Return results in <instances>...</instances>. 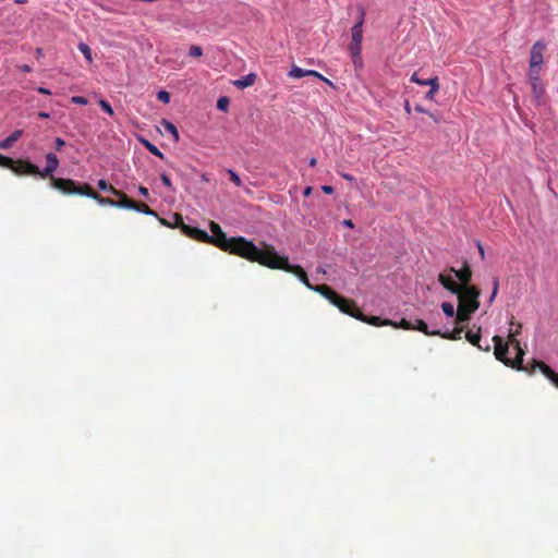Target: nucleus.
<instances>
[{
	"label": "nucleus",
	"mask_w": 558,
	"mask_h": 558,
	"mask_svg": "<svg viewBox=\"0 0 558 558\" xmlns=\"http://www.w3.org/2000/svg\"><path fill=\"white\" fill-rule=\"evenodd\" d=\"M138 193L143 196V197H148L149 196V192H148V189L141 185L138 187Z\"/></svg>",
	"instance_id": "49530a36"
},
{
	"label": "nucleus",
	"mask_w": 558,
	"mask_h": 558,
	"mask_svg": "<svg viewBox=\"0 0 558 558\" xmlns=\"http://www.w3.org/2000/svg\"><path fill=\"white\" fill-rule=\"evenodd\" d=\"M427 114L434 120L435 123H439L440 120L435 113L428 112Z\"/></svg>",
	"instance_id": "6e6d98bb"
},
{
	"label": "nucleus",
	"mask_w": 558,
	"mask_h": 558,
	"mask_svg": "<svg viewBox=\"0 0 558 558\" xmlns=\"http://www.w3.org/2000/svg\"><path fill=\"white\" fill-rule=\"evenodd\" d=\"M46 167L43 170L39 169V177L43 179L50 178V181L52 182V173L59 167V159L54 154L48 153L46 155Z\"/></svg>",
	"instance_id": "f8f14e48"
},
{
	"label": "nucleus",
	"mask_w": 558,
	"mask_h": 558,
	"mask_svg": "<svg viewBox=\"0 0 558 558\" xmlns=\"http://www.w3.org/2000/svg\"><path fill=\"white\" fill-rule=\"evenodd\" d=\"M209 229L211 231V235L208 234V238L206 239L205 242L210 243L217 246L218 248L225 251V248L230 242V238H227L221 227L215 221H210Z\"/></svg>",
	"instance_id": "9d476101"
},
{
	"label": "nucleus",
	"mask_w": 558,
	"mask_h": 558,
	"mask_svg": "<svg viewBox=\"0 0 558 558\" xmlns=\"http://www.w3.org/2000/svg\"><path fill=\"white\" fill-rule=\"evenodd\" d=\"M227 172L229 174L231 182L234 183L235 186H242V180L235 171H233L232 169H228Z\"/></svg>",
	"instance_id": "c756f323"
},
{
	"label": "nucleus",
	"mask_w": 558,
	"mask_h": 558,
	"mask_svg": "<svg viewBox=\"0 0 558 558\" xmlns=\"http://www.w3.org/2000/svg\"><path fill=\"white\" fill-rule=\"evenodd\" d=\"M365 22V10L363 8L359 9V19L356 23L351 28V44L349 46V51L352 56V61L355 66H362V40H363V25Z\"/></svg>",
	"instance_id": "39448f33"
},
{
	"label": "nucleus",
	"mask_w": 558,
	"mask_h": 558,
	"mask_svg": "<svg viewBox=\"0 0 558 558\" xmlns=\"http://www.w3.org/2000/svg\"><path fill=\"white\" fill-rule=\"evenodd\" d=\"M391 326L400 327V328L405 329V330H413L414 329V325L410 320H408L405 318H402L401 322L398 325L392 323Z\"/></svg>",
	"instance_id": "7c9ffc66"
},
{
	"label": "nucleus",
	"mask_w": 558,
	"mask_h": 558,
	"mask_svg": "<svg viewBox=\"0 0 558 558\" xmlns=\"http://www.w3.org/2000/svg\"><path fill=\"white\" fill-rule=\"evenodd\" d=\"M518 333L519 329L515 331V333L509 335V342L510 344L513 345L514 350L517 351V356L514 359H509L507 356V353L509 351L508 343L504 342L500 336L493 337V341L495 343L494 354L496 359L502 362L506 366L524 371L530 375L534 374L536 369H539L545 375L544 365L546 364L543 361L532 360L526 365H523L524 351L521 348L520 341L515 338Z\"/></svg>",
	"instance_id": "f03ea898"
},
{
	"label": "nucleus",
	"mask_w": 558,
	"mask_h": 558,
	"mask_svg": "<svg viewBox=\"0 0 558 558\" xmlns=\"http://www.w3.org/2000/svg\"><path fill=\"white\" fill-rule=\"evenodd\" d=\"M71 101L75 105H82V106H85L88 102L87 99L83 96H73L71 98Z\"/></svg>",
	"instance_id": "58836bf2"
},
{
	"label": "nucleus",
	"mask_w": 558,
	"mask_h": 558,
	"mask_svg": "<svg viewBox=\"0 0 558 558\" xmlns=\"http://www.w3.org/2000/svg\"><path fill=\"white\" fill-rule=\"evenodd\" d=\"M134 201L129 198L128 195H123L120 199L116 201V207L132 209Z\"/></svg>",
	"instance_id": "393cba45"
},
{
	"label": "nucleus",
	"mask_w": 558,
	"mask_h": 558,
	"mask_svg": "<svg viewBox=\"0 0 558 558\" xmlns=\"http://www.w3.org/2000/svg\"><path fill=\"white\" fill-rule=\"evenodd\" d=\"M26 0H16V3H25Z\"/></svg>",
	"instance_id": "e2e57ef3"
},
{
	"label": "nucleus",
	"mask_w": 558,
	"mask_h": 558,
	"mask_svg": "<svg viewBox=\"0 0 558 558\" xmlns=\"http://www.w3.org/2000/svg\"><path fill=\"white\" fill-rule=\"evenodd\" d=\"M462 332H463V327L457 326L451 331H449V330H447L445 332L440 331V335H438V336L444 339H448V340H460Z\"/></svg>",
	"instance_id": "4be33fe9"
},
{
	"label": "nucleus",
	"mask_w": 558,
	"mask_h": 558,
	"mask_svg": "<svg viewBox=\"0 0 558 558\" xmlns=\"http://www.w3.org/2000/svg\"><path fill=\"white\" fill-rule=\"evenodd\" d=\"M340 174H341V177H342L344 180H347V181H349V182H353V181L355 180V179H354V177H353V175H351V174H349V173H340Z\"/></svg>",
	"instance_id": "8fccbe9b"
},
{
	"label": "nucleus",
	"mask_w": 558,
	"mask_h": 558,
	"mask_svg": "<svg viewBox=\"0 0 558 558\" xmlns=\"http://www.w3.org/2000/svg\"><path fill=\"white\" fill-rule=\"evenodd\" d=\"M414 110L420 112V113H428V111L425 108H423L421 105H416L414 107Z\"/></svg>",
	"instance_id": "864d4df0"
},
{
	"label": "nucleus",
	"mask_w": 558,
	"mask_h": 558,
	"mask_svg": "<svg viewBox=\"0 0 558 558\" xmlns=\"http://www.w3.org/2000/svg\"><path fill=\"white\" fill-rule=\"evenodd\" d=\"M111 194L114 195L118 199H120L123 195H125L124 192L119 191L116 187H111Z\"/></svg>",
	"instance_id": "a18cd8bd"
},
{
	"label": "nucleus",
	"mask_w": 558,
	"mask_h": 558,
	"mask_svg": "<svg viewBox=\"0 0 558 558\" xmlns=\"http://www.w3.org/2000/svg\"><path fill=\"white\" fill-rule=\"evenodd\" d=\"M38 117L41 118V119H47V118H49V113H47V112H39Z\"/></svg>",
	"instance_id": "bf43d9fd"
},
{
	"label": "nucleus",
	"mask_w": 558,
	"mask_h": 558,
	"mask_svg": "<svg viewBox=\"0 0 558 558\" xmlns=\"http://www.w3.org/2000/svg\"><path fill=\"white\" fill-rule=\"evenodd\" d=\"M349 302H351L352 304V307L350 306L348 308V311L350 313H345L347 315H350L361 322H364V323H367L369 325H373V326H389V325H392V322L391 320H388V319H381L380 317L378 316H371V317H367L365 316L361 311L360 308L356 306V303L353 301V300H350L348 299Z\"/></svg>",
	"instance_id": "1a4fd4ad"
},
{
	"label": "nucleus",
	"mask_w": 558,
	"mask_h": 558,
	"mask_svg": "<svg viewBox=\"0 0 558 558\" xmlns=\"http://www.w3.org/2000/svg\"><path fill=\"white\" fill-rule=\"evenodd\" d=\"M97 185L100 191L110 192V193H111V187H114L113 185L107 183V181H105V180H99Z\"/></svg>",
	"instance_id": "4c0bfd02"
},
{
	"label": "nucleus",
	"mask_w": 558,
	"mask_h": 558,
	"mask_svg": "<svg viewBox=\"0 0 558 558\" xmlns=\"http://www.w3.org/2000/svg\"><path fill=\"white\" fill-rule=\"evenodd\" d=\"M133 206L134 207H132V210H136L138 213L144 214V215L157 217L156 211H154L151 208H149V206L146 205L145 203H141V202H135L134 201Z\"/></svg>",
	"instance_id": "5701e85b"
},
{
	"label": "nucleus",
	"mask_w": 558,
	"mask_h": 558,
	"mask_svg": "<svg viewBox=\"0 0 558 558\" xmlns=\"http://www.w3.org/2000/svg\"><path fill=\"white\" fill-rule=\"evenodd\" d=\"M0 167L11 169L17 175H39V168L36 165L23 159L13 160L2 154H0Z\"/></svg>",
	"instance_id": "423d86ee"
},
{
	"label": "nucleus",
	"mask_w": 558,
	"mask_h": 558,
	"mask_svg": "<svg viewBox=\"0 0 558 558\" xmlns=\"http://www.w3.org/2000/svg\"><path fill=\"white\" fill-rule=\"evenodd\" d=\"M410 81L417 85L425 86V80L420 78L416 72L412 74Z\"/></svg>",
	"instance_id": "ea45409f"
},
{
	"label": "nucleus",
	"mask_w": 558,
	"mask_h": 558,
	"mask_svg": "<svg viewBox=\"0 0 558 558\" xmlns=\"http://www.w3.org/2000/svg\"><path fill=\"white\" fill-rule=\"evenodd\" d=\"M545 377L548 378L556 388H558V374L548 365H544Z\"/></svg>",
	"instance_id": "b1692460"
},
{
	"label": "nucleus",
	"mask_w": 558,
	"mask_h": 558,
	"mask_svg": "<svg viewBox=\"0 0 558 558\" xmlns=\"http://www.w3.org/2000/svg\"><path fill=\"white\" fill-rule=\"evenodd\" d=\"M54 145L57 150H61L64 147L65 142L60 137H57L54 141Z\"/></svg>",
	"instance_id": "37998d69"
},
{
	"label": "nucleus",
	"mask_w": 558,
	"mask_h": 558,
	"mask_svg": "<svg viewBox=\"0 0 558 558\" xmlns=\"http://www.w3.org/2000/svg\"><path fill=\"white\" fill-rule=\"evenodd\" d=\"M37 92H38L39 94H43V95H50V94H51L50 89H48V88H46V87H38V88H37Z\"/></svg>",
	"instance_id": "de8ad7c7"
},
{
	"label": "nucleus",
	"mask_w": 558,
	"mask_h": 558,
	"mask_svg": "<svg viewBox=\"0 0 558 558\" xmlns=\"http://www.w3.org/2000/svg\"><path fill=\"white\" fill-rule=\"evenodd\" d=\"M438 281L445 289H447L453 294H457L461 290L460 284H458L450 275H446L442 272L439 274Z\"/></svg>",
	"instance_id": "f3484780"
},
{
	"label": "nucleus",
	"mask_w": 558,
	"mask_h": 558,
	"mask_svg": "<svg viewBox=\"0 0 558 558\" xmlns=\"http://www.w3.org/2000/svg\"><path fill=\"white\" fill-rule=\"evenodd\" d=\"M438 93V90H435V88H430L426 95H425V98L428 99V100H434L435 99V95Z\"/></svg>",
	"instance_id": "c03bdc74"
},
{
	"label": "nucleus",
	"mask_w": 558,
	"mask_h": 558,
	"mask_svg": "<svg viewBox=\"0 0 558 558\" xmlns=\"http://www.w3.org/2000/svg\"><path fill=\"white\" fill-rule=\"evenodd\" d=\"M311 193H312V187H310V186H308V187H306V189L304 190L303 195H304V196H310V195H311Z\"/></svg>",
	"instance_id": "4d7b16f0"
},
{
	"label": "nucleus",
	"mask_w": 558,
	"mask_h": 558,
	"mask_svg": "<svg viewBox=\"0 0 558 558\" xmlns=\"http://www.w3.org/2000/svg\"><path fill=\"white\" fill-rule=\"evenodd\" d=\"M173 220H174V226L175 227H180L182 229V223H184L183 222V217L180 214H174L173 215Z\"/></svg>",
	"instance_id": "79ce46f5"
},
{
	"label": "nucleus",
	"mask_w": 558,
	"mask_h": 558,
	"mask_svg": "<svg viewBox=\"0 0 558 558\" xmlns=\"http://www.w3.org/2000/svg\"><path fill=\"white\" fill-rule=\"evenodd\" d=\"M316 163H317L316 158H311V159H310V166H311V167H315V166H316Z\"/></svg>",
	"instance_id": "052dcab7"
},
{
	"label": "nucleus",
	"mask_w": 558,
	"mask_h": 558,
	"mask_svg": "<svg viewBox=\"0 0 558 558\" xmlns=\"http://www.w3.org/2000/svg\"><path fill=\"white\" fill-rule=\"evenodd\" d=\"M404 110H405L408 113H411V106H410L409 101H405V104H404Z\"/></svg>",
	"instance_id": "13d9d810"
},
{
	"label": "nucleus",
	"mask_w": 558,
	"mask_h": 558,
	"mask_svg": "<svg viewBox=\"0 0 558 558\" xmlns=\"http://www.w3.org/2000/svg\"><path fill=\"white\" fill-rule=\"evenodd\" d=\"M225 252L238 255L250 262H256L267 268H270L278 254L272 245L264 244V248H258L252 241L243 236L230 238Z\"/></svg>",
	"instance_id": "7ed1b4c3"
},
{
	"label": "nucleus",
	"mask_w": 558,
	"mask_h": 558,
	"mask_svg": "<svg viewBox=\"0 0 558 558\" xmlns=\"http://www.w3.org/2000/svg\"><path fill=\"white\" fill-rule=\"evenodd\" d=\"M23 135L22 130H15L7 138L0 142V149L7 150Z\"/></svg>",
	"instance_id": "6ab92c4d"
},
{
	"label": "nucleus",
	"mask_w": 558,
	"mask_h": 558,
	"mask_svg": "<svg viewBox=\"0 0 558 558\" xmlns=\"http://www.w3.org/2000/svg\"><path fill=\"white\" fill-rule=\"evenodd\" d=\"M270 269H281L287 272L293 274L299 280L304 283L308 289L314 290L322 294L325 299H327L332 305L337 306L342 313H350L348 308L352 304L348 301L347 298L339 295L335 290H332L327 284L312 286L308 280L307 274L305 270L299 265H290L289 258L287 256H281L277 254L275 257V262L270 265Z\"/></svg>",
	"instance_id": "f257e3e1"
},
{
	"label": "nucleus",
	"mask_w": 558,
	"mask_h": 558,
	"mask_svg": "<svg viewBox=\"0 0 558 558\" xmlns=\"http://www.w3.org/2000/svg\"><path fill=\"white\" fill-rule=\"evenodd\" d=\"M52 187L65 195H84L95 199L100 205H109L116 207L114 199L110 197H102L87 183H76L72 179L52 178Z\"/></svg>",
	"instance_id": "20e7f679"
},
{
	"label": "nucleus",
	"mask_w": 558,
	"mask_h": 558,
	"mask_svg": "<svg viewBox=\"0 0 558 558\" xmlns=\"http://www.w3.org/2000/svg\"><path fill=\"white\" fill-rule=\"evenodd\" d=\"M98 104H99L100 108H101L106 113H108L109 116H113V114H114V111H113V109H112L111 105H110L107 100H105V99H100V100L98 101Z\"/></svg>",
	"instance_id": "2f4dec72"
},
{
	"label": "nucleus",
	"mask_w": 558,
	"mask_h": 558,
	"mask_svg": "<svg viewBox=\"0 0 558 558\" xmlns=\"http://www.w3.org/2000/svg\"><path fill=\"white\" fill-rule=\"evenodd\" d=\"M322 190L326 194H331L333 192V187L330 185H324V186H322Z\"/></svg>",
	"instance_id": "09e8293b"
},
{
	"label": "nucleus",
	"mask_w": 558,
	"mask_h": 558,
	"mask_svg": "<svg viewBox=\"0 0 558 558\" xmlns=\"http://www.w3.org/2000/svg\"><path fill=\"white\" fill-rule=\"evenodd\" d=\"M78 50L84 54L85 59L90 63L93 61L92 50L89 46L85 43L78 44Z\"/></svg>",
	"instance_id": "cd10ccee"
},
{
	"label": "nucleus",
	"mask_w": 558,
	"mask_h": 558,
	"mask_svg": "<svg viewBox=\"0 0 558 558\" xmlns=\"http://www.w3.org/2000/svg\"><path fill=\"white\" fill-rule=\"evenodd\" d=\"M425 86H430V88H435V90H439V81L437 76L425 80Z\"/></svg>",
	"instance_id": "f704fd0d"
},
{
	"label": "nucleus",
	"mask_w": 558,
	"mask_h": 558,
	"mask_svg": "<svg viewBox=\"0 0 558 558\" xmlns=\"http://www.w3.org/2000/svg\"><path fill=\"white\" fill-rule=\"evenodd\" d=\"M481 291L477 287H465L461 288V290L457 293L459 304L458 307L468 310L472 304H476L477 308L480 307V298Z\"/></svg>",
	"instance_id": "0eeeda50"
},
{
	"label": "nucleus",
	"mask_w": 558,
	"mask_h": 558,
	"mask_svg": "<svg viewBox=\"0 0 558 558\" xmlns=\"http://www.w3.org/2000/svg\"><path fill=\"white\" fill-rule=\"evenodd\" d=\"M527 77H529V81H530V84L532 87L533 97H534L535 101L537 102V105H539L542 102V98L545 94V87L543 86V84L541 82L539 73H537V74L529 73Z\"/></svg>",
	"instance_id": "9b49d317"
},
{
	"label": "nucleus",
	"mask_w": 558,
	"mask_h": 558,
	"mask_svg": "<svg viewBox=\"0 0 558 558\" xmlns=\"http://www.w3.org/2000/svg\"><path fill=\"white\" fill-rule=\"evenodd\" d=\"M157 99L163 104H168L170 101V94L166 90H160L157 94Z\"/></svg>",
	"instance_id": "e433bc0d"
},
{
	"label": "nucleus",
	"mask_w": 558,
	"mask_h": 558,
	"mask_svg": "<svg viewBox=\"0 0 558 558\" xmlns=\"http://www.w3.org/2000/svg\"><path fill=\"white\" fill-rule=\"evenodd\" d=\"M477 311V305L472 304L470 308L464 310L461 307H458L457 314H456V325L459 327H462V324H465L470 320L471 315Z\"/></svg>",
	"instance_id": "dca6fc26"
},
{
	"label": "nucleus",
	"mask_w": 558,
	"mask_h": 558,
	"mask_svg": "<svg viewBox=\"0 0 558 558\" xmlns=\"http://www.w3.org/2000/svg\"><path fill=\"white\" fill-rule=\"evenodd\" d=\"M36 54H37V56H41V54H43V50H41V48H38V49L36 50Z\"/></svg>",
	"instance_id": "680f3d73"
},
{
	"label": "nucleus",
	"mask_w": 558,
	"mask_h": 558,
	"mask_svg": "<svg viewBox=\"0 0 558 558\" xmlns=\"http://www.w3.org/2000/svg\"><path fill=\"white\" fill-rule=\"evenodd\" d=\"M477 248H478V253H480L482 259H484L485 252H484V247L481 245V243L477 244Z\"/></svg>",
	"instance_id": "5fc2aeb1"
},
{
	"label": "nucleus",
	"mask_w": 558,
	"mask_h": 558,
	"mask_svg": "<svg viewBox=\"0 0 558 558\" xmlns=\"http://www.w3.org/2000/svg\"><path fill=\"white\" fill-rule=\"evenodd\" d=\"M441 308H442L445 315L448 317H453L457 314L454 306L449 302H444L441 304Z\"/></svg>",
	"instance_id": "c85d7f7f"
},
{
	"label": "nucleus",
	"mask_w": 558,
	"mask_h": 558,
	"mask_svg": "<svg viewBox=\"0 0 558 558\" xmlns=\"http://www.w3.org/2000/svg\"><path fill=\"white\" fill-rule=\"evenodd\" d=\"M162 125H163L165 130L174 137L175 141L179 140L178 129L172 122H170L168 120H163Z\"/></svg>",
	"instance_id": "a878e982"
},
{
	"label": "nucleus",
	"mask_w": 558,
	"mask_h": 558,
	"mask_svg": "<svg viewBox=\"0 0 558 558\" xmlns=\"http://www.w3.org/2000/svg\"><path fill=\"white\" fill-rule=\"evenodd\" d=\"M342 225H343L344 227H348V228H354V223H353V221H352L351 219H344V220L342 221Z\"/></svg>",
	"instance_id": "3c124183"
},
{
	"label": "nucleus",
	"mask_w": 558,
	"mask_h": 558,
	"mask_svg": "<svg viewBox=\"0 0 558 558\" xmlns=\"http://www.w3.org/2000/svg\"><path fill=\"white\" fill-rule=\"evenodd\" d=\"M450 271H452L456 275V277L460 280V282H461L460 287L461 288L472 287L470 284L471 279H472V270H471L468 262H465L463 264V267L461 269L456 270L453 267H451Z\"/></svg>",
	"instance_id": "4468645a"
},
{
	"label": "nucleus",
	"mask_w": 558,
	"mask_h": 558,
	"mask_svg": "<svg viewBox=\"0 0 558 558\" xmlns=\"http://www.w3.org/2000/svg\"><path fill=\"white\" fill-rule=\"evenodd\" d=\"M189 54L191 57H195V58L202 57L203 56V49L199 46L192 45L190 47Z\"/></svg>",
	"instance_id": "72a5a7b5"
},
{
	"label": "nucleus",
	"mask_w": 558,
	"mask_h": 558,
	"mask_svg": "<svg viewBox=\"0 0 558 558\" xmlns=\"http://www.w3.org/2000/svg\"><path fill=\"white\" fill-rule=\"evenodd\" d=\"M498 288H499V279L497 277H494L493 278V291H492V294L489 296V303H493L497 293H498Z\"/></svg>",
	"instance_id": "473e14b6"
},
{
	"label": "nucleus",
	"mask_w": 558,
	"mask_h": 558,
	"mask_svg": "<svg viewBox=\"0 0 558 558\" xmlns=\"http://www.w3.org/2000/svg\"><path fill=\"white\" fill-rule=\"evenodd\" d=\"M413 330H418V331L423 332L426 336H437V335H440V330H438V329L437 330H429L427 324L424 320H422V319H416L415 320V325H414V329Z\"/></svg>",
	"instance_id": "412c9836"
},
{
	"label": "nucleus",
	"mask_w": 558,
	"mask_h": 558,
	"mask_svg": "<svg viewBox=\"0 0 558 558\" xmlns=\"http://www.w3.org/2000/svg\"><path fill=\"white\" fill-rule=\"evenodd\" d=\"M546 49V45L538 40L536 41L530 51V69L529 73L537 74L541 72V68L543 64V53Z\"/></svg>",
	"instance_id": "6e6552de"
},
{
	"label": "nucleus",
	"mask_w": 558,
	"mask_h": 558,
	"mask_svg": "<svg viewBox=\"0 0 558 558\" xmlns=\"http://www.w3.org/2000/svg\"><path fill=\"white\" fill-rule=\"evenodd\" d=\"M465 338L471 344L477 347L482 351L488 352L490 350V345L488 342H486L485 345L481 344V328H478L477 332H473L472 330L466 331Z\"/></svg>",
	"instance_id": "a211bd4d"
},
{
	"label": "nucleus",
	"mask_w": 558,
	"mask_h": 558,
	"mask_svg": "<svg viewBox=\"0 0 558 558\" xmlns=\"http://www.w3.org/2000/svg\"><path fill=\"white\" fill-rule=\"evenodd\" d=\"M143 143L149 153L159 157L160 159L165 158V155L159 150V148L157 146H155L154 144H151L149 141L144 140Z\"/></svg>",
	"instance_id": "bb28decb"
},
{
	"label": "nucleus",
	"mask_w": 558,
	"mask_h": 558,
	"mask_svg": "<svg viewBox=\"0 0 558 558\" xmlns=\"http://www.w3.org/2000/svg\"><path fill=\"white\" fill-rule=\"evenodd\" d=\"M160 180L167 187L172 189V182L168 174L162 173Z\"/></svg>",
	"instance_id": "a19ab883"
},
{
	"label": "nucleus",
	"mask_w": 558,
	"mask_h": 558,
	"mask_svg": "<svg viewBox=\"0 0 558 558\" xmlns=\"http://www.w3.org/2000/svg\"><path fill=\"white\" fill-rule=\"evenodd\" d=\"M288 75H289V77H292V78H301V77H304V76H314V77H316L318 80H322V81L326 82L329 85H332V83L328 78L324 77L317 71L304 70V69L299 68L296 65L292 66V69L290 70Z\"/></svg>",
	"instance_id": "ddd939ff"
},
{
	"label": "nucleus",
	"mask_w": 558,
	"mask_h": 558,
	"mask_svg": "<svg viewBox=\"0 0 558 558\" xmlns=\"http://www.w3.org/2000/svg\"><path fill=\"white\" fill-rule=\"evenodd\" d=\"M182 231L185 235L196 240L204 242L208 238V233L204 230H201L196 227H191L185 223H182Z\"/></svg>",
	"instance_id": "2eb2a0df"
},
{
	"label": "nucleus",
	"mask_w": 558,
	"mask_h": 558,
	"mask_svg": "<svg viewBox=\"0 0 558 558\" xmlns=\"http://www.w3.org/2000/svg\"><path fill=\"white\" fill-rule=\"evenodd\" d=\"M19 70L22 72L28 73L32 71V68L28 64H23V65L19 66Z\"/></svg>",
	"instance_id": "603ef678"
},
{
	"label": "nucleus",
	"mask_w": 558,
	"mask_h": 558,
	"mask_svg": "<svg viewBox=\"0 0 558 558\" xmlns=\"http://www.w3.org/2000/svg\"><path fill=\"white\" fill-rule=\"evenodd\" d=\"M229 107V99L227 97H221L217 101V108L222 111H227Z\"/></svg>",
	"instance_id": "c9c22d12"
},
{
	"label": "nucleus",
	"mask_w": 558,
	"mask_h": 558,
	"mask_svg": "<svg viewBox=\"0 0 558 558\" xmlns=\"http://www.w3.org/2000/svg\"><path fill=\"white\" fill-rule=\"evenodd\" d=\"M255 81H256V74L250 73V74L234 81L233 84L235 87L243 89L248 86H252L255 83Z\"/></svg>",
	"instance_id": "aec40b11"
}]
</instances>
